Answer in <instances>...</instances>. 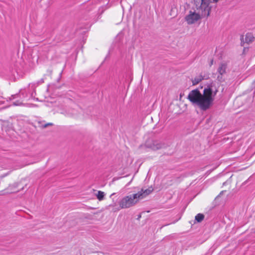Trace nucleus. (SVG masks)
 I'll list each match as a JSON object with an SVG mask.
<instances>
[{
  "instance_id": "11",
  "label": "nucleus",
  "mask_w": 255,
  "mask_h": 255,
  "mask_svg": "<svg viewBox=\"0 0 255 255\" xmlns=\"http://www.w3.org/2000/svg\"><path fill=\"white\" fill-rule=\"evenodd\" d=\"M21 103L20 102H15L14 103V105L15 106H20L21 105Z\"/></svg>"
},
{
  "instance_id": "12",
  "label": "nucleus",
  "mask_w": 255,
  "mask_h": 255,
  "mask_svg": "<svg viewBox=\"0 0 255 255\" xmlns=\"http://www.w3.org/2000/svg\"><path fill=\"white\" fill-rule=\"evenodd\" d=\"M115 206V204H110L109 205V208H113Z\"/></svg>"
},
{
  "instance_id": "16",
  "label": "nucleus",
  "mask_w": 255,
  "mask_h": 255,
  "mask_svg": "<svg viewBox=\"0 0 255 255\" xmlns=\"http://www.w3.org/2000/svg\"><path fill=\"white\" fill-rule=\"evenodd\" d=\"M120 210V208H118V209H117V210Z\"/></svg>"
},
{
  "instance_id": "1",
  "label": "nucleus",
  "mask_w": 255,
  "mask_h": 255,
  "mask_svg": "<svg viewBox=\"0 0 255 255\" xmlns=\"http://www.w3.org/2000/svg\"><path fill=\"white\" fill-rule=\"evenodd\" d=\"M218 90L212 85H207L204 88L203 93L198 89L191 91L187 96V99L192 105L197 107L202 111H206L213 105Z\"/></svg>"
},
{
  "instance_id": "5",
  "label": "nucleus",
  "mask_w": 255,
  "mask_h": 255,
  "mask_svg": "<svg viewBox=\"0 0 255 255\" xmlns=\"http://www.w3.org/2000/svg\"><path fill=\"white\" fill-rule=\"evenodd\" d=\"M227 65L226 62H222L219 64L217 69V73L219 74L217 76V79L219 81L223 80V76L226 74Z\"/></svg>"
},
{
  "instance_id": "14",
  "label": "nucleus",
  "mask_w": 255,
  "mask_h": 255,
  "mask_svg": "<svg viewBox=\"0 0 255 255\" xmlns=\"http://www.w3.org/2000/svg\"><path fill=\"white\" fill-rule=\"evenodd\" d=\"M213 60H212L211 61V65L213 64Z\"/></svg>"
},
{
  "instance_id": "2",
  "label": "nucleus",
  "mask_w": 255,
  "mask_h": 255,
  "mask_svg": "<svg viewBox=\"0 0 255 255\" xmlns=\"http://www.w3.org/2000/svg\"><path fill=\"white\" fill-rule=\"evenodd\" d=\"M210 2L209 0H194L193 6L187 11L185 20L189 25L196 24L210 14Z\"/></svg>"
},
{
  "instance_id": "3",
  "label": "nucleus",
  "mask_w": 255,
  "mask_h": 255,
  "mask_svg": "<svg viewBox=\"0 0 255 255\" xmlns=\"http://www.w3.org/2000/svg\"><path fill=\"white\" fill-rule=\"evenodd\" d=\"M153 190V188L150 187L145 190L141 189L136 193L125 196L119 202L120 208H128L134 206L140 200L142 199L151 193Z\"/></svg>"
},
{
  "instance_id": "9",
  "label": "nucleus",
  "mask_w": 255,
  "mask_h": 255,
  "mask_svg": "<svg viewBox=\"0 0 255 255\" xmlns=\"http://www.w3.org/2000/svg\"><path fill=\"white\" fill-rule=\"evenodd\" d=\"M204 216L202 214L199 213L195 216V220L198 222H201L203 220Z\"/></svg>"
},
{
  "instance_id": "4",
  "label": "nucleus",
  "mask_w": 255,
  "mask_h": 255,
  "mask_svg": "<svg viewBox=\"0 0 255 255\" xmlns=\"http://www.w3.org/2000/svg\"><path fill=\"white\" fill-rule=\"evenodd\" d=\"M145 145L147 147L154 150L159 149L165 147L164 143L161 142L160 141L156 140H149L147 141L145 143Z\"/></svg>"
},
{
  "instance_id": "7",
  "label": "nucleus",
  "mask_w": 255,
  "mask_h": 255,
  "mask_svg": "<svg viewBox=\"0 0 255 255\" xmlns=\"http://www.w3.org/2000/svg\"><path fill=\"white\" fill-rule=\"evenodd\" d=\"M18 183H14L10 185L7 188L3 191H1L0 195H4L6 194H11L17 192L19 190L17 189L18 187Z\"/></svg>"
},
{
  "instance_id": "10",
  "label": "nucleus",
  "mask_w": 255,
  "mask_h": 255,
  "mask_svg": "<svg viewBox=\"0 0 255 255\" xmlns=\"http://www.w3.org/2000/svg\"><path fill=\"white\" fill-rule=\"evenodd\" d=\"M254 37L251 34L248 33L246 36V41L247 42H250L253 40Z\"/></svg>"
},
{
  "instance_id": "6",
  "label": "nucleus",
  "mask_w": 255,
  "mask_h": 255,
  "mask_svg": "<svg viewBox=\"0 0 255 255\" xmlns=\"http://www.w3.org/2000/svg\"><path fill=\"white\" fill-rule=\"evenodd\" d=\"M209 78V75L208 74L201 72L196 75L191 80L193 85H196L199 84L203 80H206Z\"/></svg>"
},
{
  "instance_id": "13",
  "label": "nucleus",
  "mask_w": 255,
  "mask_h": 255,
  "mask_svg": "<svg viewBox=\"0 0 255 255\" xmlns=\"http://www.w3.org/2000/svg\"><path fill=\"white\" fill-rule=\"evenodd\" d=\"M52 124L51 123H48L47 124H46L45 127H46L47 126H49V125H52Z\"/></svg>"
},
{
  "instance_id": "15",
  "label": "nucleus",
  "mask_w": 255,
  "mask_h": 255,
  "mask_svg": "<svg viewBox=\"0 0 255 255\" xmlns=\"http://www.w3.org/2000/svg\"><path fill=\"white\" fill-rule=\"evenodd\" d=\"M114 194V193L112 194V195H111V197L112 195H113Z\"/></svg>"
},
{
  "instance_id": "8",
  "label": "nucleus",
  "mask_w": 255,
  "mask_h": 255,
  "mask_svg": "<svg viewBox=\"0 0 255 255\" xmlns=\"http://www.w3.org/2000/svg\"><path fill=\"white\" fill-rule=\"evenodd\" d=\"M96 196L99 201H102L104 199L105 193L103 191H98Z\"/></svg>"
}]
</instances>
